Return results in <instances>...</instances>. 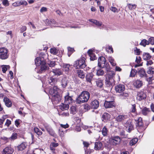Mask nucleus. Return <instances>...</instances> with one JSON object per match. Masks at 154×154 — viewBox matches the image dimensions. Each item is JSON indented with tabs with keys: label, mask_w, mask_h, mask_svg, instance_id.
Masks as SVG:
<instances>
[{
	"label": "nucleus",
	"mask_w": 154,
	"mask_h": 154,
	"mask_svg": "<svg viewBox=\"0 0 154 154\" xmlns=\"http://www.w3.org/2000/svg\"><path fill=\"white\" fill-rule=\"evenodd\" d=\"M147 72L148 74H154V67L151 66L149 67Z\"/></svg>",
	"instance_id": "39"
},
{
	"label": "nucleus",
	"mask_w": 154,
	"mask_h": 154,
	"mask_svg": "<svg viewBox=\"0 0 154 154\" xmlns=\"http://www.w3.org/2000/svg\"><path fill=\"white\" fill-rule=\"evenodd\" d=\"M88 20L93 23L95 24L96 25L98 26H101V25L102 24V22L98 21L97 20H94V19H89Z\"/></svg>",
	"instance_id": "23"
},
{
	"label": "nucleus",
	"mask_w": 154,
	"mask_h": 154,
	"mask_svg": "<svg viewBox=\"0 0 154 154\" xmlns=\"http://www.w3.org/2000/svg\"><path fill=\"white\" fill-rule=\"evenodd\" d=\"M60 116L63 117H67L69 115V114L68 111L66 112H63L60 114Z\"/></svg>",
	"instance_id": "54"
},
{
	"label": "nucleus",
	"mask_w": 154,
	"mask_h": 154,
	"mask_svg": "<svg viewBox=\"0 0 154 154\" xmlns=\"http://www.w3.org/2000/svg\"><path fill=\"white\" fill-rule=\"evenodd\" d=\"M136 105L134 104L132 105L131 108V111L132 112H134L136 111Z\"/></svg>",
	"instance_id": "63"
},
{
	"label": "nucleus",
	"mask_w": 154,
	"mask_h": 154,
	"mask_svg": "<svg viewBox=\"0 0 154 154\" xmlns=\"http://www.w3.org/2000/svg\"><path fill=\"white\" fill-rule=\"evenodd\" d=\"M128 117L129 115L127 114L120 115L116 118V119L118 122H120L124 121L125 119L128 118Z\"/></svg>",
	"instance_id": "10"
},
{
	"label": "nucleus",
	"mask_w": 154,
	"mask_h": 154,
	"mask_svg": "<svg viewBox=\"0 0 154 154\" xmlns=\"http://www.w3.org/2000/svg\"><path fill=\"white\" fill-rule=\"evenodd\" d=\"M52 72L54 75H58L62 74L63 72L62 70L59 69H53L52 72H51L50 73L51 74Z\"/></svg>",
	"instance_id": "27"
},
{
	"label": "nucleus",
	"mask_w": 154,
	"mask_h": 154,
	"mask_svg": "<svg viewBox=\"0 0 154 154\" xmlns=\"http://www.w3.org/2000/svg\"><path fill=\"white\" fill-rule=\"evenodd\" d=\"M8 65H3L2 66V70L3 73H5L8 69L9 68Z\"/></svg>",
	"instance_id": "49"
},
{
	"label": "nucleus",
	"mask_w": 154,
	"mask_h": 154,
	"mask_svg": "<svg viewBox=\"0 0 154 154\" xmlns=\"http://www.w3.org/2000/svg\"><path fill=\"white\" fill-rule=\"evenodd\" d=\"M88 53L90 57L91 60H94L96 59V56L93 53V51L92 50H89L88 51Z\"/></svg>",
	"instance_id": "20"
},
{
	"label": "nucleus",
	"mask_w": 154,
	"mask_h": 154,
	"mask_svg": "<svg viewBox=\"0 0 154 154\" xmlns=\"http://www.w3.org/2000/svg\"><path fill=\"white\" fill-rule=\"evenodd\" d=\"M129 9L130 10H132L136 8V5L135 4H129L128 5Z\"/></svg>",
	"instance_id": "52"
},
{
	"label": "nucleus",
	"mask_w": 154,
	"mask_h": 154,
	"mask_svg": "<svg viewBox=\"0 0 154 154\" xmlns=\"http://www.w3.org/2000/svg\"><path fill=\"white\" fill-rule=\"evenodd\" d=\"M105 81L106 85L107 86L111 88L113 82V78L110 76H107L106 77Z\"/></svg>",
	"instance_id": "9"
},
{
	"label": "nucleus",
	"mask_w": 154,
	"mask_h": 154,
	"mask_svg": "<svg viewBox=\"0 0 154 154\" xmlns=\"http://www.w3.org/2000/svg\"><path fill=\"white\" fill-rule=\"evenodd\" d=\"M104 74V71L103 70L101 69H99L97 70L96 75L97 76L103 75Z\"/></svg>",
	"instance_id": "40"
},
{
	"label": "nucleus",
	"mask_w": 154,
	"mask_h": 154,
	"mask_svg": "<svg viewBox=\"0 0 154 154\" xmlns=\"http://www.w3.org/2000/svg\"><path fill=\"white\" fill-rule=\"evenodd\" d=\"M72 97L68 95L65 97V102L66 104H68L72 102Z\"/></svg>",
	"instance_id": "24"
},
{
	"label": "nucleus",
	"mask_w": 154,
	"mask_h": 154,
	"mask_svg": "<svg viewBox=\"0 0 154 154\" xmlns=\"http://www.w3.org/2000/svg\"><path fill=\"white\" fill-rule=\"evenodd\" d=\"M92 108L97 109L99 106V102L97 100H94L92 101L90 104Z\"/></svg>",
	"instance_id": "13"
},
{
	"label": "nucleus",
	"mask_w": 154,
	"mask_h": 154,
	"mask_svg": "<svg viewBox=\"0 0 154 154\" xmlns=\"http://www.w3.org/2000/svg\"><path fill=\"white\" fill-rule=\"evenodd\" d=\"M61 85L63 88H65L67 86V81L66 77L65 75H63L62 76V79L61 80Z\"/></svg>",
	"instance_id": "25"
},
{
	"label": "nucleus",
	"mask_w": 154,
	"mask_h": 154,
	"mask_svg": "<svg viewBox=\"0 0 154 154\" xmlns=\"http://www.w3.org/2000/svg\"><path fill=\"white\" fill-rule=\"evenodd\" d=\"M125 86L123 85L119 84L115 87V90L117 92L120 93L125 90Z\"/></svg>",
	"instance_id": "12"
},
{
	"label": "nucleus",
	"mask_w": 154,
	"mask_h": 154,
	"mask_svg": "<svg viewBox=\"0 0 154 154\" xmlns=\"http://www.w3.org/2000/svg\"><path fill=\"white\" fill-rule=\"evenodd\" d=\"M9 54L8 49L4 47L0 48V59L5 60L8 58Z\"/></svg>",
	"instance_id": "5"
},
{
	"label": "nucleus",
	"mask_w": 154,
	"mask_h": 154,
	"mask_svg": "<svg viewBox=\"0 0 154 154\" xmlns=\"http://www.w3.org/2000/svg\"><path fill=\"white\" fill-rule=\"evenodd\" d=\"M133 85L137 88H140L143 85V82L139 80H136L133 82Z\"/></svg>",
	"instance_id": "14"
},
{
	"label": "nucleus",
	"mask_w": 154,
	"mask_h": 154,
	"mask_svg": "<svg viewBox=\"0 0 154 154\" xmlns=\"http://www.w3.org/2000/svg\"><path fill=\"white\" fill-rule=\"evenodd\" d=\"M60 90L56 86H54L53 88H50L49 93L52 96V100L55 103H58L61 100V96L59 94Z\"/></svg>",
	"instance_id": "1"
},
{
	"label": "nucleus",
	"mask_w": 154,
	"mask_h": 154,
	"mask_svg": "<svg viewBox=\"0 0 154 154\" xmlns=\"http://www.w3.org/2000/svg\"><path fill=\"white\" fill-rule=\"evenodd\" d=\"M103 149V144L101 142L98 141L95 143L94 149L96 150H99Z\"/></svg>",
	"instance_id": "15"
},
{
	"label": "nucleus",
	"mask_w": 154,
	"mask_h": 154,
	"mask_svg": "<svg viewBox=\"0 0 154 154\" xmlns=\"http://www.w3.org/2000/svg\"><path fill=\"white\" fill-rule=\"evenodd\" d=\"M108 60L109 62L112 66H115L116 65V63L114 59L111 56L109 57Z\"/></svg>",
	"instance_id": "38"
},
{
	"label": "nucleus",
	"mask_w": 154,
	"mask_h": 154,
	"mask_svg": "<svg viewBox=\"0 0 154 154\" xmlns=\"http://www.w3.org/2000/svg\"><path fill=\"white\" fill-rule=\"evenodd\" d=\"M5 118V116H3L1 119H0V125H1L3 124Z\"/></svg>",
	"instance_id": "60"
},
{
	"label": "nucleus",
	"mask_w": 154,
	"mask_h": 154,
	"mask_svg": "<svg viewBox=\"0 0 154 154\" xmlns=\"http://www.w3.org/2000/svg\"><path fill=\"white\" fill-rule=\"evenodd\" d=\"M148 42L149 44L151 45H154V38L151 37L149 38L148 40Z\"/></svg>",
	"instance_id": "53"
},
{
	"label": "nucleus",
	"mask_w": 154,
	"mask_h": 154,
	"mask_svg": "<svg viewBox=\"0 0 154 154\" xmlns=\"http://www.w3.org/2000/svg\"><path fill=\"white\" fill-rule=\"evenodd\" d=\"M137 72V71L135 69H132L131 70L130 74V77H134L135 76Z\"/></svg>",
	"instance_id": "51"
},
{
	"label": "nucleus",
	"mask_w": 154,
	"mask_h": 154,
	"mask_svg": "<svg viewBox=\"0 0 154 154\" xmlns=\"http://www.w3.org/2000/svg\"><path fill=\"white\" fill-rule=\"evenodd\" d=\"M85 60L84 57L79 59L75 62L74 67L77 69L84 68L86 66Z\"/></svg>",
	"instance_id": "4"
},
{
	"label": "nucleus",
	"mask_w": 154,
	"mask_h": 154,
	"mask_svg": "<svg viewBox=\"0 0 154 154\" xmlns=\"http://www.w3.org/2000/svg\"><path fill=\"white\" fill-rule=\"evenodd\" d=\"M98 66L102 68H105L107 72H109L110 70L109 64L106 63L105 58L103 57H99L98 59Z\"/></svg>",
	"instance_id": "3"
},
{
	"label": "nucleus",
	"mask_w": 154,
	"mask_h": 154,
	"mask_svg": "<svg viewBox=\"0 0 154 154\" xmlns=\"http://www.w3.org/2000/svg\"><path fill=\"white\" fill-rule=\"evenodd\" d=\"M150 111L149 109L146 107L143 108L141 111L142 113L144 116L146 115L149 113Z\"/></svg>",
	"instance_id": "32"
},
{
	"label": "nucleus",
	"mask_w": 154,
	"mask_h": 154,
	"mask_svg": "<svg viewBox=\"0 0 154 154\" xmlns=\"http://www.w3.org/2000/svg\"><path fill=\"white\" fill-rule=\"evenodd\" d=\"M96 83L97 86L100 88H101L103 85L102 81L101 80H98L96 81Z\"/></svg>",
	"instance_id": "46"
},
{
	"label": "nucleus",
	"mask_w": 154,
	"mask_h": 154,
	"mask_svg": "<svg viewBox=\"0 0 154 154\" xmlns=\"http://www.w3.org/2000/svg\"><path fill=\"white\" fill-rule=\"evenodd\" d=\"M48 64L50 67H53L55 65V62L53 61H49L48 63Z\"/></svg>",
	"instance_id": "56"
},
{
	"label": "nucleus",
	"mask_w": 154,
	"mask_h": 154,
	"mask_svg": "<svg viewBox=\"0 0 154 154\" xmlns=\"http://www.w3.org/2000/svg\"><path fill=\"white\" fill-rule=\"evenodd\" d=\"M54 22V19H51L50 20L47 19L46 20V23L48 25L52 24Z\"/></svg>",
	"instance_id": "50"
},
{
	"label": "nucleus",
	"mask_w": 154,
	"mask_h": 154,
	"mask_svg": "<svg viewBox=\"0 0 154 154\" xmlns=\"http://www.w3.org/2000/svg\"><path fill=\"white\" fill-rule=\"evenodd\" d=\"M11 121L8 119H7L6 120V122L5 123V125L7 126V127H8L9 126V125L11 124Z\"/></svg>",
	"instance_id": "64"
},
{
	"label": "nucleus",
	"mask_w": 154,
	"mask_h": 154,
	"mask_svg": "<svg viewBox=\"0 0 154 154\" xmlns=\"http://www.w3.org/2000/svg\"><path fill=\"white\" fill-rule=\"evenodd\" d=\"M151 56L148 53H144L143 54V58L144 60H148L150 58Z\"/></svg>",
	"instance_id": "35"
},
{
	"label": "nucleus",
	"mask_w": 154,
	"mask_h": 154,
	"mask_svg": "<svg viewBox=\"0 0 154 154\" xmlns=\"http://www.w3.org/2000/svg\"><path fill=\"white\" fill-rule=\"evenodd\" d=\"M20 5H24L26 6L28 5V3L25 0L20 1Z\"/></svg>",
	"instance_id": "58"
},
{
	"label": "nucleus",
	"mask_w": 154,
	"mask_h": 154,
	"mask_svg": "<svg viewBox=\"0 0 154 154\" xmlns=\"http://www.w3.org/2000/svg\"><path fill=\"white\" fill-rule=\"evenodd\" d=\"M90 95V93L88 91H82L76 99V103L81 104L87 102L89 98Z\"/></svg>",
	"instance_id": "2"
},
{
	"label": "nucleus",
	"mask_w": 154,
	"mask_h": 154,
	"mask_svg": "<svg viewBox=\"0 0 154 154\" xmlns=\"http://www.w3.org/2000/svg\"><path fill=\"white\" fill-rule=\"evenodd\" d=\"M138 73L140 77H143L146 75L144 69L143 68L141 69L138 71Z\"/></svg>",
	"instance_id": "37"
},
{
	"label": "nucleus",
	"mask_w": 154,
	"mask_h": 154,
	"mask_svg": "<svg viewBox=\"0 0 154 154\" xmlns=\"http://www.w3.org/2000/svg\"><path fill=\"white\" fill-rule=\"evenodd\" d=\"M136 122V126L137 127H141L143 126V124L142 121V119L141 117L138 118L137 119L135 120Z\"/></svg>",
	"instance_id": "22"
},
{
	"label": "nucleus",
	"mask_w": 154,
	"mask_h": 154,
	"mask_svg": "<svg viewBox=\"0 0 154 154\" xmlns=\"http://www.w3.org/2000/svg\"><path fill=\"white\" fill-rule=\"evenodd\" d=\"M50 52L54 55H56L58 54V51L56 48H52L50 49Z\"/></svg>",
	"instance_id": "44"
},
{
	"label": "nucleus",
	"mask_w": 154,
	"mask_h": 154,
	"mask_svg": "<svg viewBox=\"0 0 154 154\" xmlns=\"http://www.w3.org/2000/svg\"><path fill=\"white\" fill-rule=\"evenodd\" d=\"M93 75L91 73H88L86 76V78L87 81L89 82H90L93 77Z\"/></svg>",
	"instance_id": "33"
},
{
	"label": "nucleus",
	"mask_w": 154,
	"mask_h": 154,
	"mask_svg": "<svg viewBox=\"0 0 154 154\" xmlns=\"http://www.w3.org/2000/svg\"><path fill=\"white\" fill-rule=\"evenodd\" d=\"M34 131L35 133L38 135H41L42 134V132L38 128L35 127L34 128Z\"/></svg>",
	"instance_id": "42"
},
{
	"label": "nucleus",
	"mask_w": 154,
	"mask_h": 154,
	"mask_svg": "<svg viewBox=\"0 0 154 154\" xmlns=\"http://www.w3.org/2000/svg\"><path fill=\"white\" fill-rule=\"evenodd\" d=\"M70 65L67 64H64L63 67V70L66 72V73H67L69 70V67Z\"/></svg>",
	"instance_id": "34"
},
{
	"label": "nucleus",
	"mask_w": 154,
	"mask_h": 154,
	"mask_svg": "<svg viewBox=\"0 0 154 154\" xmlns=\"http://www.w3.org/2000/svg\"><path fill=\"white\" fill-rule=\"evenodd\" d=\"M128 96V94L127 93H124L120 95V97L122 99H124Z\"/></svg>",
	"instance_id": "47"
},
{
	"label": "nucleus",
	"mask_w": 154,
	"mask_h": 154,
	"mask_svg": "<svg viewBox=\"0 0 154 154\" xmlns=\"http://www.w3.org/2000/svg\"><path fill=\"white\" fill-rule=\"evenodd\" d=\"M2 3L3 5L5 6H8L9 5V2L8 0H3Z\"/></svg>",
	"instance_id": "55"
},
{
	"label": "nucleus",
	"mask_w": 154,
	"mask_h": 154,
	"mask_svg": "<svg viewBox=\"0 0 154 154\" xmlns=\"http://www.w3.org/2000/svg\"><path fill=\"white\" fill-rule=\"evenodd\" d=\"M77 73L78 76L80 78L83 79L85 78V74L82 70H77Z\"/></svg>",
	"instance_id": "29"
},
{
	"label": "nucleus",
	"mask_w": 154,
	"mask_h": 154,
	"mask_svg": "<svg viewBox=\"0 0 154 154\" xmlns=\"http://www.w3.org/2000/svg\"><path fill=\"white\" fill-rule=\"evenodd\" d=\"M69 106L67 104H64L62 103L60 106V109L62 110H66L68 109Z\"/></svg>",
	"instance_id": "30"
},
{
	"label": "nucleus",
	"mask_w": 154,
	"mask_h": 154,
	"mask_svg": "<svg viewBox=\"0 0 154 154\" xmlns=\"http://www.w3.org/2000/svg\"><path fill=\"white\" fill-rule=\"evenodd\" d=\"M140 44L144 47L146 46V45L149 44L148 41H147L145 39H143L141 41Z\"/></svg>",
	"instance_id": "41"
},
{
	"label": "nucleus",
	"mask_w": 154,
	"mask_h": 154,
	"mask_svg": "<svg viewBox=\"0 0 154 154\" xmlns=\"http://www.w3.org/2000/svg\"><path fill=\"white\" fill-rule=\"evenodd\" d=\"M135 61L137 64L140 63L141 61V58L140 57V56L137 57Z\"/></svg>",
	"instance_id": "61"
},
{
	"label": "nucleus",
	"mask_w": 154,
	"mask_h": 154,
	"mask_svg": "<svg viewBox=\"0 0 154 154\" xmlns=\"http://www.w3.org/2000/svg\"><path fill=\"white\" fill-rule=\"evenodd\" d=\"M125 126L127 129V130L129 132H130L133 129V125L131 120H128L125 124Z\"/></svg>",
	"instance_id": "6"
},
{
	"label": "nucleus",
	"mask_w": 154,
	"mask_h": 154,
	"mask_svg": "<svg viewBox=\"0 0 154 154\" xmlns=\"http://www.w3.org/2000/svg\"><path fill=\"white\" fill-rule=\"evenodd\" d=\"M57 82V81L56 79L52 77H50L48 80V82L49 84L52 85H55Z\"/></svg>",
	"instance_id": "28"
},
{
	"label": "nucleus",
	"mask_w": 154,
	"mask_h": 154,
	"mask_svg": "<svg viewBox=\"0 0 154 154\" xmlns=\"http://www.w3.org/2000/svg\"><path fill=\"white\" fill-rule=\"evenodd\" d=\"M110 115L107 113H104L102 116V120L104 122H106L109 120L110 118Z\"/></svg>",
	"instance_id": "21"
},
{
	"label": "nucleus",
	"mask_w": 154,
	"mask_h": 154,
	"mask_svg": "<svg viewBox=\"0 0 154 154\" xmlns=\"http://www.w3.org/2000/svg\"><path fill=\"white\" fill-rule=\"evenodd\" d=\"M28 146L27 143L26 142H23L20 145L18 146L17 148L18 151H22L26 149Z\"/></svg>",
	"instance_id": "11"
},
{
	"label": "nucleus",
	"mask_w": 154,
	"mask_h": 154,
	"mask_svg": "<svg viewBox=\"0 0 154 154\" xmlns=\"http://www.w3.org/2000/svg\"><path fill=\"white\" fill-rule=\"evenodd\" d=\"M138 140V139L137 138H135L133 139L130 142V144L131 146H133L136 144Z\"/></svg>",
	"instance_id": "43"
},
{
	"label": "nucleus",
	"mask_w": 154,
	"mask_h": 154,
	"mask_svg": "<svg viewBox=\"0 0 154 154\" xmlns=\"http://www.w3.org/2000/svg\"><path fill=\"white\" fill-rule=\"evenodd\" d=\"M43 61H45L44 60H41V58L39 57H37L35 60V63L37 66H39L42 64Z\"/></svg>",
	"instance_id": "31"
},
{
	"label": "nucleus",
	"mask_w": 154,
	"mask_h": 154,
	"mask_svg": "<svg viewBox=\"0 0 154 154\" xmlns=\"http://www.w3.org/2000/svg\"><path fill=\"white\" fill-rule=\"evenodd\" d=\"M111 142L113 145H116L119 143L121 140L118 136L112 137L110 139Z\"/></svg>",
	"instance_id": "8"
},
{
	"label": "nucleus",
	"mask_w": 154,
	"mask_h": 154,
	"mask_svg": "<svg viewBox=\"0 0 154 154\" xmlns=\"http://www.w3.org/2000/svg\"><path fill=\"white\" fill-rule=\"evenodd\" d=\"M14 149L11 146L6 147L2 151V154H12Z\"/></svg>",
	"instance_id": "7"
},
{
	"label": "nucleus",
	"mask_w": 154,
	"mask_h": 154,
	"mask_svg": "<svg viewBox=\"0 0 154 154\" xmlns=\"http://www.w3.org/2000/svg\"><path fill=\"white\" fill-rule=\"evenodd\" d=\"M48 8L45 7H42L40 9V11L41 13H42L43 12H45L47 11Z\"/></svg>",
	"instance_id": "57"
},
{
	"label": "nucleus",
	"mask_w": 154,
	"mask_h": 154,
	"mask_svg": "<svg viewBox=\"0 0 154 154\" xmlns=\"http://www.w3.org/2000/svg\"><path fill=\"white\" fill-rule=\"evenodd\" d=\"M17 135L16 133H14L12 134L11 136L9 137L10 140H14L17 138Z\"/></svg>",
	"instance_id": "45"
},
{
	"label": "nucleus",
	"mask_w": 154,
	"mask_h": 154,
	"mask_svg": "<svg viewBox=\"0 0 154 154\" xmlns=\"http://www.w3.org/2000/svg\"><path fill=\"white\" fill-rule=\"evenodd\" d=\"M3 101L5 103V105L7 106L8 107H10L11 106V102L8 98L7 97L4 98Z\"/></svg>",
	"instance_id": "26"
},
{
	"label": "nucleus",
	"mask_w": 154,
	"mask_h": 154,
	"mask_svg": "<svg viewBox=\"0 0 154 154\" xmlns=\"http://www.w3.org/2000/svg\"><path fill=\"white\" fill-rule=\"evenodd\" d=\"M135 53L137 55H139L140 54V51L139 49H137L136 47L135 49H134Z\"/></svg>",
	"instance_id": "62"
},
{
	"label": "nucleus",
	"mask_w": 154,
	"mask_h": 154,
	"mask_svg": "<svg viewBox=\"0 0 154 154\" xmlns=\"http://www.w3.org/2000/svg\"><path fill=\"white\" fill-rule=\"evenodd\" d=\"M114 106V102L112 101H106L104 103V106L106 108L112 107Z\"/></svg>",
	"instance_id": "17"
},
{
	"label": "nucleus",
	"mask_w": 154,
	"mask_h": 154,
	"mask_svg": "<svg viewBox=\"0 0 154 154\" xmlns=\"http://www.w3.org/2000/svg\"><path fill=\"white\" fill-rule=\"evenodd\" d=\"M146 94L143 91L138 92L137 94V98L139 100H141L146 98Z\"/></svg>",
	"instance_id": "16"
},
{
	"label": "nucleus",
	"mask_w": 154,
	"mask_h": 154,
	"mask_svg": "<svg viewBox=\"0 0 154 154\" xmlns=\"http://www.w3.org/2000/svg\"><path fill=\"white\" fill-rule=\"evenodd\" d=\"M58 146V144L57 143L54 142L51 143L50 144V148L51 150H53V147H55Z\"/></svg>",
	"instance_id": "48"
},
{
	"label": "nucleus",
	"mask_w": 154,
	"mask_h": 154,
	"mask_svg": "<svg viewBox=\"0 0 154 154\" xmlns=\"http://www.w3.org/2000/svg\"><path fill=\"white\" fill-rule=\"evenodd\" d=\"M108 130L107 129L106 126H104V127L103 128L102 131V133L103 135V136H107L108 134Z\"/></svg>",
	"instance_id": "36"
},
{
	"label": "nucleus",
	"mask_w": 154,
	"mask_h": 154,
	"mask_svg": "<svg viewBox=\"0 0 154 154\" xmlns=\"http://www.w3.org/2000/svg\"><path fill=\"white\" fill-rule=\"evenodd\" d=\"M42 64L41 65V68L39 70V72L42 73L48 69V68L46 66L45 61H43Z\"/></svg>",
	"instance_id": "18"
},
{
	"label": "nucleus",
	"mask_w": 154,
	"mask_h": 154,
	"mask_svg": "<svg viewBox=\"0 0 154 154\" xmlns=\"http://www.w3.org/2000/svg\"><path fill=\"white\" fill-rule=\"evenodd\" d=\"M12 5L14 7H17L20 6V1H18L17 2L14 3Z\"/></svg>",
	"instance_id": "59"
},
{
	"label": "nucleus",
	"mask_w": 154,
	"mask_h": 154,
	"mask_svg": "<svg viewBox=\"0 0 154 154\" xmlns=\"http://www.w3.org/2000/svg\"><path fill=\"white\" fill-rule=\"evenodd\" d=\"M45 128L47 131L50 135L53 136L55 135V133L54 131L51 127L49 126H45Z\"/></svg>",
	"instance_id": "19"
}]
</instances>
